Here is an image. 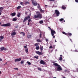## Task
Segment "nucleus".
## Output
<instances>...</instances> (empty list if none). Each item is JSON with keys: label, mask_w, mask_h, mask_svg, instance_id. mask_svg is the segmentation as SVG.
Listing matches in <instances>:
<instances>
[{"label": "nucleus", "mask_w": 78, "mask_h": 78, "mask_svg": "<svg viewBox=\"0 0 78 78\" xmlns=\"http://www.w3.org/2000/svg\"><path fill=\"white\" fill-rule=\"evenodd\" d=\"M36 15L34 16V18H38V19H42V16L41 14L39 12H36Z\"/></svg>", "instance_id": "obj_1"}, {"label": "nucleus", "mask_w": 78, "mask_h": 78, "mask_svg": "<svg viewBox=\"0 0 78 78\" xmlns=\"http://www.w3.org/2000/svg\"><path fill=\"white\" fill-rule=\"evenodd\" d=\"M48 28L51 31V36H53L52 37H53V38H55V35H54V34H56V32L54 30H52V29H51L50 28V27H48Z\"/></svg>", "instance_id": "obj_2"}, {"label": "nucleus", "mask_w": 78, "mask_h": 78, "mask_svg": "<svg viewBox=\"0 0 78 78\" xmlns=\"http://www.w3.org/2000/svg\"><path fill=\"white\" fill-rule=\"evenodd\" d=\"M30 15H29L28 16H27L26 17L24 20L23 21V22L24 23V22H26L27 20L28 19H30Z\"/></svg>", "instance_id": "obj_3"}, {"label": "nucleus", "mask_w": 78, "mask_h": 78, "mask_svg": "<svg viewBox=\"0 0 78 78\" xmlns=\"http://www.w3.org/2000/svg\"><path fill=\"white\" fill-rule=\"evenodd\" d=\"M1 26V27H9V26H11V23H8L7 24H2Z\"/></svg>", "instance_id": "obj_4"}, {"label": "nucleus", "mask_w": 78, "mask_h": 78, "mask_svg": "<svg viewBox=\"0 0 78 78\" xmlns=\"http://www.w3.org/2000/svg\"><path fill=\"white\" fill-rule=\"evenodd\" d=\"M55 13L56 14L57 16L58 17L59 16V14L60 13H59V12L58 10H55Z\"/></svg>", "instance_id": "obj_5"}, {"label": "nucleus", "mask_w": 78, "mask_h": 78, "mask_svg": "<svg viewBox=\"0 0 78 78\" xmlns=\"http://www.w3.org/2000/svg\"><path fill=\"white\" fill-rule=\"evenodd\" d=\"M62 69L61 68V66H58L57 67V70L58 71H61V70H62Z\"/></svg>", "instance_id": "obj_6"}, {"label": "nucleus", "mask_w": 78, "mask_h": 78, "mask_svg": "<svg viewBox=\"0 0 78 78\" xmlns=\"http://www.w3.org/2000/svg\"><path fill=\"white\" fill-rule=\"evenodd\" d=\"M40 63L41 64H43V65H45V62L44 61H43V60H41L40 62Z\"/></svg>", "instance_id": "obj_7"}, {"label": "nucleus", "mask_w": 78, "mask_h": 78, "mask_svg": "<svg viewBox=\"0 0 78 78\" xmlns=\"http://www.w3.org/2000/svg\"><path fill=\"white\" fill-rule=\"evenodd\" d=\"M35 53H36L37 54H38V55H42V53L40 52L39 51H36L35 52Z\"/></svg>", "instance_id": "obj_8"}, {"label": "nucleus", "mask_w": 78, "mask_h": 78, "mask_svg": "<svg viewBox=\"0 0 78 78\" xmlns=\"http://www.w3.org/2000/svg\"><path fill=\"white\" fill-rule=\"evenodd\" d=\"M21 61V58H19L16 59H15V62H19Z\"/></svg>", "instance_id": "obj_9"}, {"label": "nucleus", "mask_w": 78, "mask_h": 78, "mask_svg": "<svg viewBox=\"0 0 78 78\" xmlns=\"http://www.w3.org/2000/svg\"><path fill=\"white\" fill-rule=\"evenodd\" d=\"M32 3L33 4L34 6H36V5H37V2H35L34 1H32Z\"/></svg>", "instance_id": "obj_10"}, {"label": "nucleus", "mask_w": 78, "mask_h": 78, "mask_svg": "<svg viewBox=\"0 0 78 78\" xmlns=\"http://www.w3.org/2000/svg\"><path fill=\"white\" fill-rule=\"evenodd\" d=\"M3 7H0V16L1 15V14H2V11H3Z\"/></svg>", "instance_id": "obj_11"}, {"label": "nucleus", "mask_w": 78, "mask_h": 78, "mask_svg": "<svg viewBox=\"0 0 78 78\" xmlns=\"http://www.w3.org/2000/svg\"><path fill=\"white\" fill-rule=\"evenodd\" d=\"M54 66H57V67H60V66L58 64L56 63H55L53 64Z\"/></svg>", "instance_id": "obj_12"}, {"label": "nucleus", "mask_w": 78, "mask_h": 78, "mask_svg": "<svg viewBox=\"0 0 78 78\" xmlns=\"http://www.w3.org/2000/svg\"><path fill=\"white\" fill-rule=\"evenodd\" d=\"M40 47V49L41 50V52H42V50H43V47L41 45Z\"/></svg>", "instance_id": "obj_13"}, {"label": "nucleus", "mask_w": 78, "mask_h": 78, "mask_svg": "<svg viewBox=\"0 0 78 78\" xmlns=\"http://www.w3.org/2000/svg\"><path fill=\"white\" fill-rule=\"evenodd\" d=\"M16 13L15 12L11 14V15H12V17H13V16H16Z\"/></svg>", "instance_id": "obj_14"}, {"label": "nucleus", "mask_w": 78, "mask_h": 78, "mask_svg": "<svg viewBox=\"0 0 78 78\" xmlns=\"http://www.w3.org/2000/svg\"><path fill=\"white\" fill-rule=\"evenodd\" d=\"M59 20L60 21V22L62 21V22H65V20H64V19L63 18L60 19Z\"/></svg>", "instance_id": "obj_15"}, {"label": "nucleus", "mask_w": 78, "mask_h": 78, "mask_svg": "<svg viewBox=\"0 0 78 78\" xmlns=\"http://www.w3.org/2000/svg\"><path fill=\"white\" fill-rule=\"evenodd\" d=\"M40 12H41V13H44V10H42V9H41V8L40 9Z\"/></svg>", "instance_id": "obj_16"}, {"label": "nucleus", "mask_w": 78, "mask_h": 78, "mask_svg": "<svg viewBox=\"0 0 78 78\" xmlns=\"http://www.w3.org/2000/svg\"><path fill=\"white\" fill-rule=\"evenodd\" d=\"M16 32H13L11 34V35L12 36H14L15 35H16Z\"/></svg>", "instance_id": "obj_17"}, {"label": "nucleus", "mask_w": 78, "mask_h": 78, "mask_svg": "<svg viewBox=\"0 0 78 78\" xmlns=\"http://www.w3.org/2000/svg\"><path fill=\"white\" fill-rule=\"evenodd\" d=\"M20 34H22V35H23V36H24L25 35V33L22 32H20Z\"/></svg>", "instance_id": "obj_18"}, {"label": "nucleus", "mask_w": 78, "mask_h": 78, "mask_svg": "<svg viewBox=\"0 0 78 78\" xmlns=\"http://www.w3.org/2000/svg\"><path fill=\"white\" fill-rule=\"evenodd\" d=\"M20 13H18L17 14V16L18 17H20Z\"/></svg>", "instance_id": "obj_19"}, {"label": "nucleus", "mask_w": 78, "mask_h": 78, "mask_svg": "<svg viewBox=\"0 0 78 78\" xmlns=\"http://www.w3.org/2000/svg\"><path fill=\"white\" fill-rule=\"evenodd\" d=\"M44 23V21L43 20H41L39 21V23L40 24H42Z\"/></svg>", "instance_id": "obj_20"}, {"label": "nucleus", "mask_w": 78, "mask_h": 78, "mask_svg": "<svg viewBox=\"0 0 78 78\" xmlns=\"http://www.w3.org/2000/svg\"><path fill=\"white\" fill-rule=\"evenodd\" d=\"M17 20V19L16 18H14L12 19V21H16Z\"/></svg>", "instance_id": "obj_21"}, {"label": "nucleus", "mask_w": 78, "mask_h": 78, "mask_svg": "<svg viewBox=\"0 0 78 78\" xmlns=\"http://www.w3.org/2000/svg\"><path fill=\"white\" fill-rule=\"evenodd\" d=\"M27 37L28 39H30L31 38V35H28L27 36Z\"/></svg>", "instance_id": "obj_22"}, {"label": "nucleus", "mask_w": 78, "mask_h": 78, "mask_svg": "<svg viewBox=\"0 0 78 78\" xmlns=\"http://www.w3.org/2000/svg\"><path fill=\"white\" fill-rule=\"evenodd\" d=\"M62 9H66V6H64V5H62Z\"/></svg>", "instance_id": "obj_23"}, {"label": "nucleus", "mask_w": 78, "mask_h": 78, "mask_svg": "<svg viewBox=\"0 0 78 78\" xmlns=\"http://www.w3.org/2000/svg\"><path fill=\"white\" fill-rule=\"evenodd\" d=\"M0 49H1V50H2V51H3V50H4V47H2L0 48Z\"/></svg>", "instance_id": "obj_24"}, {"label": "nucleus", "mask_w": 78, "mask_h": 78, "mask_svg": "<svg viewBox=\"0 0 78 78\" xmlns=\"http://www.w3.org/2000/svg\"><path fill=\"white\" fill-rule=\"evenodd\" d=\"M67 35H69V36H72V33H68Z\"/></svg>", "instance_id": "obj_25"}, {"label": "nucleus", "mask_w": 78, "mask_h": 78, "mask_svg": "<svg viewBox=\"0 0 78 78\" xmlns=\"http://www.w3.org/2000/svg\"><path fill=\"white\" fill-rule=\"evenodd\" d=\"M37 42H41V41L40 40V39H38L37 40Z\"/></svg>", "instance_id": "obj_26"}, {"label": "nucleus", "mask_w": 78, "mask_h": 78, "mask_svg": "<svg viewBox=\"0 0 78 78\" xmlns=\"http://www.w3.org/2000/svg\"><path fill=\"white\" fill-rule=\"evenodd\" d=\"M28 48H26L25 50V51L27 53L28 52Z\"/></svg>", "instance_id": "obj_27"}, {"label": "nucleus", "mask_w": 78, "mask_h": 78, "mask_svg": "<svg viewBox=\"0 0 78 78\" xmlns=\"http://www.w3.org/2000/svg\"><path fill=\"white\" fill-rule=\"evenodd\" d=\"M4 38V37L3 36H0V39H3Z\"/></svg>", "instance_id": "obj_28"}, {"label": "nucleus", "mask_w": 78, "mask_h": 78, "mask_svg": "<svg viewBox=\"0 0 78 78\" xmlns=\"http://www.w3.org/2000/svg\"><path fill=\"white\" fill-rule=\"evenodd\" d=\"M36 50H39V46L37 47L36 48Z\"/></svg>", "instance_id": "obj_29"}, {"label": "nucleus", "mask_w": 78, "mask_h": 78, "mask_svg": "<svg viewBox=\"0 0 78 78\" xmlns=\"http://www.w3.org/2000/svg\"><path fill=\"white\" fill-rule=\"evenodd\" d=\"M20 8H21V6H19L17 8V9H20Z\"/></svg>", "instance_id": "obj_30"}, {"label": "nucleus", "mask_w": 78, "mask_h": 78, "mask_svg": "<svg viewBox=\"0 0 78 78\" xmlns=\"http://www.w3.org/2000/svg\"><path fill=\"white\" fill-rule=\"evenodd\" d=\"M62 57H60L59 59V61H62Z\"/></svg>", "instance_id": "obj_31"}, {"label": "nucleus", "mask_w": 78, "mask_h": 78, "mask_svg": "<svg viewBox=\"0 0 78 78\" xmlns=\"http://www.w3.org/2000/svg\"><path fill=\"white\" fill-rule=\"evenodd\" d=\"M62 33L63 34H65V35H67V34L64 32H62Z\"/></svg>", "instance_id": "obj_32"}, {"label": "nucleus", "mask_w": 78, "mask_h": 78, "mask_svg": "<svg viewBox=\"0 0 78 78\" xmlns=\"http://www.w3.org/2000/svg\"><path fill=\"white\" fill-rule=\"evenodd\" d=\"M53 17H56V13H54L53 15Z\"/></svg>", "instance_id": "obj_33"}, {"label": "nucleus", "mask_w": 78, "mask_h": 78, "mask_svg": "<svg viewBox=\"0 0 78 78\" xmlns=\"http://www.w3.org/2000/svg\"><path fill=\"white\" fill-rule=\"evenodd\" d=\"M38 70H40V71H41V70H42V69H41V68H38Z\"/></svg>", "instance_id": "obj_34"}, {"label": "nucleus", "mask_w": 78, "mask_h": 78, "mask_svg": "<svg viewBox=\"0 0 78 78\" xmlns=\"http://www.w3.org/2000/svg\"><path fill=\"white\" fill-rule=\"evenodd\" d=\"M27 63H28V65H31V62H30L28 61L27 62Z\"/></svg>", "instance_id": "obj_35"}, {"label": "nucleus", "mask_w": 78, "mask_h": 78, "mask_svg": "<svg viewBox=\"0 0 78 78\" xmlns=\"http://www.w3.org/2000/svg\"><path fill=\"white\" fill-rule=\"evenodd\" d=\"M24 62V61L23 60H22L21 61V64H23Z\"/></svg>", "instance_id": "obj_36"}, {"label": "nucleus", "mask_w": 78, "mask_h": 78, "mask_svg": "<svg viewBox=\"0 0 78 78\" xmlns=\"http://www.w3.org/2000/svg\"><path fill=\"white\" fill-rule=\"evenodd\" d=\"M76 70L73 71V72H78V68H76Z\"/></svg>", "instance_id": "obj_37"}, {"label": "nucleus", "mask_w": 78, "mask_h": 78, "mask_svg": "<svg viewBox=\"0 0 78 78\" xmlns=\"http://www.w3.org/2000/svg\"><path fill=\"white\" fill-rule=\"evenodd\" d=\"M38 6H37V8L38 9L41 8V7H40V6H39V4H38Z\"/></svg>", "instance_id": "obj_38"}, {"label": "nucleus", "mask_w": 78, "mask_h": 78, "mask_svg": "<svg viewBox=\"0 0 78 78\" xmlns=\"http://www.w3.org/2000/svg\"><path fill=\"white\" fill-rule=\"evenodd\" d=\"M45 41H46V42H47V43H48V39H47V38H46Z\"/></svg>", "instance_id": "obj_39"}, {"label": "nucleus", "mask_w": 78, "mask_h": 78, "mask_svg": "<svg viewBox=\"0 0 78 78\" xmlns=\"http://www.w3.org/2000/svg\"><path fill=\"white\" fill-rule=\"evenodd\" d=\"M31 21V20L30 19H29L28 20V21L29 22H30Z\"/></svg>", "instance_id": "obj_40"}, {"label": "nucleus", "mask_w": 78, "mask_h": 78, "mask_svg": "<svg viewBox=\"0 0 78 78\" xmlns=\"http://www.w3.org/2000/svg\"><path fill=\"white\" fill-rule=\"evenodd\" d=\"M27 45L24 46V48H26V49H27V48H27Z\"/></svg>", "instance_id": "obj_41"}, {"label": "nucleus", "mask_w": 78, "mask_h": 78, "mask_svg": "<svg viewBox=\"0 0 78 78\" xmlns=\"http://www.w3.org/2000/svg\"><path fill=\"white\" fill-rule=\"evenodd\" d=\"M37 45H38V44L37 43H36L34 45V46H35V47H36V46H37Z\"/></svg>", "instance_id": "obj_42"}, {"label": "nucleus", "mask_w": 78, "mask_h": 78, "mask_svg": "<svg viewBox=\"0 0 78 78\" xmlns=\"http://www.w3.org/2000/svg\"><path fill=\"white\" fill-rule=\"evenodd\" d=\"M14 69L15 70H19V69H18V68H14Z\"/></svg>", "instance_id": "obj_43"}, {"label": "nucleus", "mask_w": 78, "mask_h": 78, "mask_svg": "<svg viewBox=\"0 0 78 78\" xmlns=\"http://www.w3.org/2000/svg\"><path fill=\"white\" fill-rule=\"evenodd\" d=\"M41 36H42V34H41V33H40V38H41Z\"/></svg>", "instance_id": "obj_44"}, {"label": "nucleus", "mask_w": 78, "mask_h": 78, "mask_svg": "<svg viewBox=\"0 0 78 78\" xmlns=\"http://www.w3.org/2000/svg\"><path fill=\"white\" fill-rule=\"evenodd\" d=\"M39 57V56H37V57H36V56H34V58H36V59H38L37 58Z\"/></svg>", "instance_id": "obj_45"}, {"label": "nucleus", "mask_w": 78, "mask_h": 78, "mask_svg": "<svg viewBox=\"0 0 78 78\" xmlns=\"http://www.w3.org/2000/svg\"><path fill=\"white\" fill-rule=\"evenodd\" d=\"M23 2H21L20 3V5H23Z\"/></svg>", "instance_id": "obj_46"}, {"label": "nucleus", "mask_w": 78, "mask_h": 78, "mask_svg": "<svg viewBox=\"0 0 78 78\" xmlns=\"http://www.w3.org/2000/svg\"><path fill=\"white\" fill-rule=\"evenodd\" d=\"M53 48V47L51 46H50L49 47V48Z\"/></svg>", "instance_id": "obj_47"}, {"label": "nucleus", "mask_w": 78, "mask_h": 78, "mask_svg": "<svg viewBox=\"0 0 78 78\" xmlns=\"http://www.w3.org/2000/svg\"><path fill=\"white\" fill-rule=\"evenodd\" d=\"M7 62H5V64H4V66H5V65L7 64Z\"/></svg>", "instance_id": "obj_48"}, {"label": "nucleus", "mask_w": 78, "mask_h": 78, "mask_svg": "<svg viewBox=\"0 0 78 78\" xmlns=\"http://www.w3.org/2000/svg\"><path fill=\"white\" fill-rule=\"evenodd\" d=\"M76 2V3H78V0H75Z\"/></svg>", "instance_id": "obj_49"}, {"label": "nucleus", "mask_w": 78, "mask_h": 78, "mask_svg": "<svg viewBox=\"0 0 78 78\" xmlns=\"http://www.w3.org/2000/svg\"><path fill=\"white\" fill-rule=\"evenodd\" d=\"M4 50H6V48L4 47Z\"/></svg>", "instance_id": "obj_50"}, {"label": "nucleus", "mask_w": 78, "mask_h": 78, "mask_svg": "<svg viewBox=\"0 0 78 78\" xmlns=\"http://www.w3.org/2000/svg\"><path fill=\"white\" fill-rule=\"evenodd\" d=\"M50 1H51V2H54L55 1V0H50Z\"/></svg>", "instance_id": "obj_51"}, {"label": "nucleus", "mask_w": 78, "mask_h": 78, "mask_svg": "<svg viewBox=\"0 0 78 78\" xmlns=\"http://www.w3.org/2000/svg\"><path fill=\"white\" fill-rule=\"evenodd\" d=\"M18 76H20V73L17 74Z\"/></svg>", "instance_id": "obj_52"}, {"label": "nucleus", "mask_w": 78, "mask_h": 78, "mask_svg": "<svg viewBox=\"0 0 78 78\" xmlns=\"http://www.w3.org/2000/svg\"><path fill=\"white\" fill-rule=\"evenodd\" d=\"M70 41H71V42H72V39H70Z\"/></svg>", "instance_id": "obj_53"}, {"label": "nucleus", "mask_w": 78, "mask_h": 78, "mask_svg": "<svg viewBox=\"0 0 78 78\" xmlns=\"http://www.w3.org/2000/svg\"><path fill=\"white\" fill-rule=\"evenodd\" d=\"M53 47H54V48H55V45H54L53 46Z\"/></svg>", "instance_id": "obj_54"}, {"label": "nucleus", "mask_w": 78, "mask_h": 78, "mask_svg": "<svg viewBox=\"0 0 78 78\" xmlns=\"http://www.w3.org/2000/svg\"><path fill=\"white\" fill-rule=\"evenodd\" d=\"M0 61H2V59L0 58Z\"/></svg>", "instance_id": "obj_55"}, {"label": "nucleus", "mask_w": 78, "mask_h": 78, "mask_svg": "<svg viewBox=\"0 0 78 78\" xmlns=\"http://www.w3.org/2000/svg\"><path fill=\"white\" fill-rule=\"evenodd\" d=\"M31 9H32V10H34V9H33L32 8H31Z\"/></svg>", "instance_id": "obj_56"}, {"label": "nucleus", "mask_w": 78, "mask_h": 78, "mask_svg": "<svg viewBox=\"0 0 78 78\" xmlns=\"http://www.w3.org/2000/svg\"><path fill=\"white\" fill-rule=\"evenodd\" d=\"M53 51V49L51 51V52H52Z\"/></svg>", "instance_id": "obj_57"}, {"label": "nucleus", "mask_w": 78, "mask_h": 78, "mask_svg": "<svg viewBox=\"0 0 78 78\" xmlns=\"http://www.w3.org/2000/svg\"><path fill=\"white\" fill-rule=\"evenodd\" d=\"M67 70H65V72H67Z\"/></svg>", "instance_id": "obj_58"}, {"label": "nucleus", "mask_w": 78, "mask_h": 78, "mask_svg": "<svg viewBox=\"0 0 78 78\" xmlns=\"http://www.w3.org/2000/svg\"><path fill=\"white\" fill-rule=\"evenodd\" d=\"M60 56H61V57H62V55H60Z\"/></svg>", "instance_id": "obj_59"}, {"label": "nucleus", "mask_w": 78, "mask_h": 78, "mask_svg": "<svg viewBox=\"0 0 78 78\" xmlns=\"http://www.w3.org/2000/svg\"><path fill=\"white\" fill-rule=\"evenodd\" d=\"M56 39H55V42H56Z\"/></svg>", "instance_id": "obj_60"}, {"label": "nucleus", "mask_w": 78, "mask_h": 78, "mask_svg": "<svg viewBox=\"0 0 78 78\" xmlns=\"http://www.w3.org/2000/svg\"><path fill=\"white\" fill-rule=\"evenodd\" d=\"M28 25H29V22L28 23Z\"/></svg>", "instance_id": "obj_61"}, {"label": "nucleus", "mask_w": 78, "mask_h": 78, "mask_svg": "<svg viewBox=\"0 0 78 78\" xmlns=\"http://www.w3.org/2000/svg\"><path fill=\"white\" fill-rule=\"evenodd\" d=\"M27 3H28V2H26V4H27Z\"/></svg>", "instance_id": "obj_62"}, {"label": "nucleus", "mask_w": 78, "mask_h": 78, "mask_svg": "<svg viewBox=\"0 0 78 78\" xmlns=\"http://www.w3.org/2000/svg\"><path fill=\"white\" fill-rule=\"evenodd\" d=\"M1 24H2V23H0V25H1Z\"/></svg>", "instance_id": "obj_63"}, {"label": "nucleus", "mask_w": 78, "mask_h": 78, "mask_svg": "<svg viewBox=\"0 0 78 78\" xmlns=\"http://www.w3.org/2000/svg\"><path fill=\"white\" fill-rule=\"evenodd\" d=\"M2 41V39H0V42Z\"/></svg>", "instance_id": "obj_64"}]
</instances>
